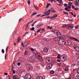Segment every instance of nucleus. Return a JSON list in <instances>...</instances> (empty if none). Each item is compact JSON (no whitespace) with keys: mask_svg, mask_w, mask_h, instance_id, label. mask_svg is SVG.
<instances>
[{"mask_svg":"<svg viewBox=\"0 0 79 79\" xmlns=\"http://www.w3.org/2000/svg\"><path fill=\"white\" fill-rule=\"evenodd\" d=\"M45 18L46 19L47 18L48 19V18H50V17L49 16H48V17H46Z\"/></svg>","mask_w":79,"mask_h":79,"instance_id":"5fc2aeb1","label":"nucleus"},{"mask_svg":"<svg viewBox=\"0 0 79 79\" xmlns=\"http://www.w3.org/2000/svg\"><path fill=\"white\" fill-rule=\"evenodd\" d=\"M13 79H18L19 78H18V75H15L14 76H13Z\"/></svg>","mask_w":79,"mask_h":79,"instance_id":"ddd939ff","label":"nucleus"},{"mask_svg":"<svg viewBox=\"0 0 79 79\" xmlns=\"http://www.w3.org/2000/svg\"><path fill=\"white\" fill-rule=\"evenodd\" d=\"M20 41H21V38H20V37H19L18 39L17 42L18 43H19V42Z\"/></svg>","mask_w":79,"mask_h":79,"instance_id":"6ab92c4d","label":"nucleus"},{"mask_svg":"<svg viewBox=\"0 0 79 79\" xmlns=\"http://www.w3.org/2000/svg\"><path fill=\"white\" fill-rule=\"evenodd\" d=\"M40 30H38L37 31V32H40Z\"/></svg>","mask_w":79,"mask_h":79,"instance_id":"69168bd1","label":"nucleus"},{"mask_svg":"<svg viewBox=\"0 0 79 79\" xmlns=\"http://www.w3.org/2000/svg\"><path fill=\"white\" fill-rule=\"evenodd\" d=\"M50 19H51V20H54L55 19L54 17H53V16H52V17H50Z\"/></svg>","mask_w":79,"mask_h":79,"instance_id":"a211bd4d","label":"nucleus"},{"mask_svg":"<svg viewBox=\"0 0 79 79\" xmlns=\"http://www.w3.org/2000/svg\"><path fill=\"white\" fill-rule=\"evenodd\" d=\"M57 58L58 59H60L61 61L64 62L66 60L67 58L66 57V56H61L60 55L58 54L57 56Z\"/></svg>","mask_w":79,"mask_h":79,"instance_id":"f03ea898","label":"nucleus"},{"mask_svg":"<svg viewBox=\"0 0 79 79\" xmlns=\"http://www.w3.org/2000/svg\"><path fill=\"white\" fill-rule=\"evenodd\" d=\"M65 71H68L69 70V69H68L67 68H65L64 69Z\"/></svg>","mask_w":79,"mask_h":79,"instance_id":"bb28decb","label":"nucleus"},{"mask_svg":"<svg viewBox=\"0 0 79 79\" xmlns=\"http://www.w3.org/2000/svg\"><path fill=\"white\" fill-rule=\"evenodd\" d=\"M75 5H76V6H77V5H78L79 4H78V2H77V1L76 2Z\"/></svg>","mask_w":79,"mask_h":79,"instance_id":"2f4dec72","label":"nucleus"},{"mask_svg":"<svg viewBox=\"0 0 79 79\" xmlns=\"http://www.w3.org/2000/svg\"><path fill=\"white\" fill-rule=\"evenodd\" d=\"M37 14V12H34L33 13L32 15H31V16H34V15H36Z\"/></svg>","mask_w":79,"mask_h":79,"instance_id":"cd10ccee","label":"nucleus"},{"mask_svg":"<svg viewBox=\"0 0 79 79\" xmlns=\"http://www.w3.org/2000/svg\"><path fill=\"white\" fill-rule=\"evenodd\" d=\"M63 12L64 13V14H65V15H69V14H68V13L64 12V11H63Z\"/></svg>","mask_w":79,"mask_h":79,"instance_id":"72a5a7b5","label":"nucleus"},{"mask_svg":"<svg viewBox=\"0 0 79 79\" xmlns=\"http://www.w3.org/2000/svg\"><path fill=\"white\" fill-rule=\"evenodd\" d=\"M29 60L30 61H31L33 63L34 62V60L33 59V58L32 57H30L29 58Z\"/></svg>","mask_w":79,"mask_h":79,"instance_id":"4468645a","label":"nucleus"},{"mask_svg":"<svg viewBox=\"0 0 79 79\" xmlns=\"http://www.w3.org/2000/svg\"><path fill=\"white\" fill-rule=\"evenodd\" d=\"M6 57H7V56H6V54H5V60H6Z\"/></svg>","mask_w":79,"mask_h":79,"instance_id":"de8ad7c7","label":"nucleus"},{"mask_svg":"<svg viewBox=\"0 0 79 79\" xmlns=\"http://www.w3.org/2000/svg\"><path fill=\"white\" fill-rule=\"evenodd\" d=\"M53 16L54 17V18L55 19L56 18V17L58 16V15L56 14H54L53 15Z\"/></svg>","mask_w":79,"mask_h":79,"instance_id":"4be33fe9","label":"nucleus"},{"mask_svg":"<svg viewBox=\"0 0 79 79\" xmlns=\"http://www.w3.org/2000/svg\"><path fill=\"white\" fill-rule=\"evenodd\" d=\"M57 62H60L61 61L59 59H57L56 60Z\"/></svg>","mask_w":79,"mask_h":79,"instance_id":"79ce46f5","label":"nucleus"},{"mask_svg":"<svg viewBox=\"0 0 79 79\" xmlns=\"http://www.w3.org/2000/svg\"><path fill=\"white\" fill-rule=\"evenodd\" d=\"M79 10V8H78L77 7L76 8L74 9V10Z\"/></svg>","mask_w":79,"mask_h":79,"instance_id":"ea45409f","label":"nucleus"},{"mask_svg":"<svg viewBox=\"0 0 79 79\" xmlns=\"http://www.w3.org/2000/svg\"><path fill=\"white\" fill-rule=\"evenodd\" d=\"M41 14H39L38 15H37L36 16V17H39V16H41Z\"/></svg>","mask_w":79,"mask_h":79,"instance_id":"a19ab883","label":"nucleus"},{"mask_svg":"<svg viewBox=\"0 0 79 79\" xmlns=\"http://www.w3.org/2000/svg\"><path fill=\"white\" fill-rule=\"evenodd\" d=\"M30 49L31 51H35V49H34L32 48H31Z\"/></svg>","mask_w":79,"mask_h":79,"instance_id":"e433bc0d","label":"nucleus"},{"mask_svg":"<svg viewBox=\"0 0 79 79\" xmlns=\"http://www.w3.org/2000/svg\"><path fill=\"white\" fill-rule=\"evenodd\" d=\"M21 44H22V45H23V47H24V48L26 47H27V44L25 45V46H24L23 45V42H22Z\"/></svg>","mask_w":79,"mask_h":79,"instance_id":"5701e85b","label":"nucleus"},{"mask_svg":"<svg viewBox=\"0 0 79 79\" xmlns=\"http://www.w3.org/2000/svg\"><path fill=\"white\" fill-rule=\"evenodd\" d=\"M50 5V4L48 3L47 4V5L46 6V8H48V7Z\"/></svg>","mask_w":79,"mask_h":79,"instance_id":"a878e982","label":"nucleus"},{"mask_svg":"<svg viewBox=\"0 0 79 79\" xmlns=\"http://www.w3.org/2000/svg\"><path fill=\"white\" fill-rule=\"evenodd\" d=\"M13 74H15V70L13 71Z\"/></svg>","mask_w":79,"mask_h":79,"instance_id":"bf43d9fd","label":"nucleus"},{"mask_svg":"<svg viewBox=\"0 0 79 79\" xmlns=\"http://www.w3.org/2000/svg\"><path fill=\"white\" fill-rule=\"evenodd\" d=\"M46 16V15H43L41 16V17H42L43 16Z\"/></svg>","mask_w":79,"mask_h":79,"instance_id":"6e6d98bb","label":"nucleus"},{"mask_svg":"<svg viewBox=\"0 0 79 79\" xmlns=\"http://www.w3.org/2000/svg\"><path fill=\"white\" fill-rule=\"evenodd\" d=\"M34 7L36 9V10H38V7H37V6H36L35 5H34Z\"/></svg>","mask_w":79,"mask_h":79,"instance_id":"473e14b6","label":"nucleus"},{"mask_svg":"<svg viewBox=\"0 0 79 79\" xmlns=\"http://www.w3.org/2000/svg\"><path fill=\"white\" fill-rule=\"evenodd\" d=\"M53 32L58 37H61V36H61V34L60 32L58 30H54L53 31Z\"/></svg>","mask_w":79,"mask_h":79,"instance_id":"20e7f679","label":"nucleus"},{"mask_svg":"<svg viewBox=\"0 0 79 79\" xmlns=\"http://www.w3.org/2000/svg\"><path fill=\"white\" fill-rule=\"evenodd\" d=\"M51 60H52L51 58L49 57H47V59H46V62L47 63L49 64V63H50V61Z\"/></svg>","mask_w":79,"mask_h":79,"instance_id":"39448f33","label":"nucleus"},{"mask_svg":"<svg viewBox=\"0 0 79 79\" xmlns=\"http://www.w3.org/2000/svg\"><path fill=\"white\" fill-rule=\"evenodd\" d=\"M44 51L45 52H48V48H45L44 49Z\"/></svg>","mask_w":79,"mask_h":79,"instance_id":"2eb2a0df","label":"nucleus"},{"mask_svg":"<svg viewBox=\"0 0 79 79\" xmlns=\"http://www.w3.org/2000/svg\"><path fill=\"white\" fill-rule=\"evenodd\" d=\"M68 4L65 3L64 4V6H65V7H67V6H68Z\"/></svg>","mask_w":79,"mask_h":79,"instance_id":"7c9ffc66","label":"nucleus"},{"mask_svg":"<svg viewBox=\"0 0 79 79\" xmlns=\"http://www.w3.org/2000/svg\"><path fill=\"white\" fill-rule=\"evenodd\" d=\"M70 26V24H64V25L63 26H62V27H66V26Z\"/></svg>","mask_w":79,"mask_h":79,"instance_id":"aec40b11","label":"nucleus"},{"mask_svg":"<svg viewBox=\"0 0 79 79\" xmlns=\"http://www.w3.org/2000/svg\"><path fill=\"white\" fill-rule=\"evenodd\" d=\"M76 77H79V75H77L76 76Z\"/></svg>","mask_w":79,"mask_h":79,"instance_id":"774afa93","label":"nucleus"},{"mask_svg":"<svg viewBox=\"0 0 79 79\" xmlns=\"http://www.w3.org/2000/svg\"><path fill=\"white\" fill-rule=\"evenodd\" d=\"M70 39H71V40H73L76 42H79V40L77 39L75 37L71 36L70 37Z\"/></svg>","mask_w":79,"mask_h":79,"instance_id":"0eeeda50","label":"nucleus"},{"mask_svg":"<svg viewBox=\"0 0 79 79\" xmlns=\"http://www.w3.org/2000/svg\"><path fill=\"white\" fill-rule=\"evenodd\" d=\"M34 26V24H32L31 25V26H32V27H33V26Z\"/></svg>","mask_w":79,"mask_h":79,"instance_id":"338daca9","label":"nucleus"},{"mask_svg":"<svg viewBox=\"0 0 79 79\" xmlns=\"http://www.w3.org/2000/svg\"><path fill=\"white\" fill-rule=\"evenodd\" d=\"M27 51H25V54H24V55H27Z\"/></svg>","mask_w":79,"mask_h":79,"instance_id":"c756f323","label":"nucleus"},{"mask_svg":"<svg viewBox=\"0 0 79 79\" xmlns=\"http://www.w3.org/2000/svg\"><path fill=\"white\" fill-rule=\"evenodd\" d=\"M77 73L78 74H79V69L77 70Z\"/></svg>","mask_w":79,"mask_h":79,"instance_id":"4d7b16f0","label":"nucleus"},{"mask_svg":"<svg viewBox=\"0 0 79 79\" xmlns=\"http://www.w3.org/2000/svg\"><path fill=\"white\" fill-rule=\"evenodd\" d=\"M65 10H66V11H70V10H69L68 8L67 7H66L65 8Z\"/></svg>","mask_w":79,"mask_h":79,"instance_id":"393cba45","label":"nucleus"},{"mask_svg":"<svg viewBox=\"0 0 79 79\" xmlns=\"http://www.w3.org/2000/svg\"><path fill=\"white\" fill-rule=\"evenodd\" d=\"M68 20H69V21H73V19H71L70 20V19H68Z\"/></svg>","mask_w":79,"mask_h":79,"instance_id":"a18cd8bd","label":"nucleus"},{"mask_svg":"<svg viewBox=\"0 0 79 79\" xmlns=\"http://www.w3.org/2000/svg\"><path fill=\"white\" fill-rule=\"evenodd\" d=\"M8 48H9V46H7L6 48V53H7L8 50Z\"/></svg>","mask_w":79,"mask_h":79,"instance_id":"b1692460","label":"nucleus"},{"mask_svg":"<svg viewBox=\"0 0 79 79\" xmlns=\"http://www.w3.org/2000/svg\"><path fill=\"white\" fill-rule=\"evenodd\" d=\"M58 39H59L58 37H55L54 38V40L55 41H58Z\"/></svg>","mask_w":79,"mask_h":79,"instance_id":"f3484780","label":"nucleus"},{"mask_svg":"<svg viewBox=\"0 0 79 79\" xmlns=\"http://www.w3.org/2000/svg\"><path fill=\"white\" fill-rule=\"evenodd\" d=\"M74 27L73 26H70L69 27H68V29H73V28Z\"/></svg>","mask_w":79,"mask_h":79,"instance_id":"412c9836","label":"nucleus"},{"mask_svg":"<svg viewBox=\"0 0 79 79\" xmlns=\"http://www.w3.org/2000/svg\"><path fill=\"white\" fill-rule=\"evenodd\" d=\"M50 27L48 26L47 27V29H50Z\"/></svg>","mask_w":79,"mask_h":79,"instance_id":"0e129e2a","label":"nucleus"},{"mask_svg":"<svg viewBox=\"0 0 79 79\" xmlns=\"http://www.w3.org/2000/svg\"><path fill=\"white\" fill-rule=\"evenodd\" d=\"M56 4L57 5H58V6H62L61 4Z\"/></svg>","mask_w":79,"mask_h":79,"instance_id":"c03bdc74","label":"nucleus"},{"mask_svg":"<svg viewBox=\"0 0 79 79\" xmlns=\"http://www.w3.org/2000/svg\"><path fill=\"white\" fill-rule=\"evenodd\" d=\"M12 69L11 71H13V69H14V67L13 66H12Z\"/></svg>","mask_w":79,"mask_h":79,"instance_id":"864d4df0","label":"nucleus"},{"mask_svg":"<svg viewBox=\"0 0 79 79\" xmlns=\"http://www.w3.org/2000/svg\"><path fill=\"white\" fill-rule=\"evenodd\" d=\"M23 21V18H21L19 19V22H21Z\"/></svg>","mask_w":79,"mask_h":79,"instance_id":"f704fd0d","label":"nucleus"},{"mask_svg":"<svg viewBox=\"0 0 79 79\" xmlns=\"http://www.w3.org/2000/svg\"><path fill=\"white\" fill-rule=\"evenodd\" d=\"M70 13H71V14L72 15H73H73H74V14H73V13L72 12H70Z\"/></svg>","mask_w":79,"mask_h":79,"instance_id":"e2e57ef3","label":"nucleus"},{"mask_svg":"<svg viewBox=\"0 0 79 79\" xmlns=\"http://www.w3.org/2000/svg\"><path fill=\"white\" fill-rule=\"evenodd\" d=\"M71 5H72V4H69V6H71Z\"/></svg>","mask_w":79,"mask_h":79,"instance_id":"680f3d73","label":"nucleus"},{"mask_svg":"<svg viewBox=\"0 0 79 79\" xmlns=\"http://www.w3.org/2000/svg\"><path fill=\"white\" fill-rule=\"evenodd\" d=\"M73 9H74L75 8V6H72Z\"/></svg>","mask_w":79,"mask_h":79,"instance_id":"49530a36","label":"nucleus"},{"mask_svg":"<svg viewBox=\"0 0 79 79\" xmlns=\"http://www.w3.org/2000/svg\"><path fill=\"white\" fill-rule=\"evenodd\" d=\"M4 74L5 76H7V75H8V73H5Z\"/></svg>","mask_w":79,"mask_h":79,"instance_id":"8fccbe9b","label":"nucleus"},{"mask_svg":"<svg viewBox=\"0 0 79 79\" xmlns=\"http://www.w3.org/2000/svg\"><path fill=\"white\" fill-rule=\"evenodd\" d=\"M35 29V28L34 27H32L31 29V28L30 29V30H31V31H34Z\"/></svg>","mask_w":79,"mask_h":79,"instance_id":"c9c22d12","label":"nucleus"},{"mask_svg":"<svg viewBox=\"0 0 79 79\" xmlns=\"http://www.w3.org/2000/svg\"><path fill=\"white\" fill-rule=\"evenodd\" d=\"M67 8H69V9H70L71 8V6H67Z\"/></svg>","mask_w":79,"mask_h":79,"instance_id":"603ef678","label":"nucleus"},{"mask_svg":"<svg viewBox=\"0 0 79 79\" xmlns=\"http://www.w3.org/2000/svg\"><path fill=\"white\" fill-rule=\"evenodd\" d=\"M55 12H56V11H55V10H53L52 11V13H55Z\"/></svg>","mask_w":79,"mask_h":79,"instance_id":"3c124183","label":"nucleus"},{"mask_svg":"<svg viewBox=\"0 0 79 79\" xmlns=\"http://www.w3.org/2000/svg\"><path fill=\"white\" fill-rule=\"evenodd\" d=\"M55 73V72H54L52 70L50 72L51 74H54V73Z\"/></svg>","mask_w":79,"mask_h":79,"instance_id":"c85d7f7f","label":"nucleus"},{"mask_svg":"<svg viewBox=\"0 0 79 79\" xmlns=\"http://www.w3.org/2000/svg\"><path fill=\"white\" fill-rule=\"evenodd\" d=\"M50 11V10H49L47 11L44 12V13L45 14H46V15H50L51 13Z\"/></svg>","mask_w":79,"mask_h":79,"instance_id":"9b49d317","label":"nucleus"},{"mask_svg":"<svg viewBox=\"0 0 79 79\" xmlns=\"http://www.w3.org/2000/svg\"><path fill=\"white\" fill-rule=\"evenodd\" d=\"M25 79H31V77L30 74H27L25 75Z\"/></svg>","mask_w":79,"mask_h":79,"instance_id":"423d86ee","label":"nucleus"},{"mask_svg":"<svg viewBox=\"0 0 79 79\" xmlns=\"http://www.w3.org/2000/svg\"><path fill=\"white\" fill-rule=\"evenodd\" d=\"M75 29H78V28H79V27L77 26H75Z\"/></svg>","mask_w":79,"mask_h":79,"instance_id":"09e8293b","label":"nucleus"},{"mask_svg":"<svg viewBox=\"0 0 79 79\" xmlns=\"http://www.w3.org/2000/svg\"><path fill=\"white\" fill-rule=\"evenodd\" d=\"M2 53H5V51H4V49H2Z\"/></svg>","mask_w":79,"mask_h":79,"instance_id":"4c0bfd02","label":"nucleus"},{"mask_svg":"<svg viewBox=\"0 0 79 79\" xmlns=\"http://www.w3.org/2000/svg\"><path fill=\"white\" fill-rule=\"evenodd\" d=\"M37 79H44V78H43V77L41 76H39L37 77Z\"/></svg>","mask_w":79,"mask_h":79,"instance_id":"dca6fc26","label":"nucleus"},{"mask_svg":"<svg viewBox=\"0 0 79 79\" xmlns=\"http://www.w3.org/2000/svg\"><path fill=\"white\" fill-rule=\"evenodd\" d=\"M74 48L77 52H79V47L77 45H75L74 47Z\"/></svg>","mask_w":79,"mask_h":79,"instance_id":"f8f14e48","label":"nucleus"},{"mask_svg":"<svg viewBox=\"0 0 79 79\" xmlns=\"http://www.w3.org/2000/svg\"><path fill=\"white\" fill-rule=\"evenodd\" d=\"M31 3V2L30 1H28V5H30V3Z\"/></svg>","mask_w":79,"mask_h":79,"instance_id":"37998d69","label":"nucleus"},{"mask_svg":"<svg viewBox=\"0 0 79 79\" xmlns=\"http://www.w3.org/2000/svg\"><path fill=\"white\" fill-rule=\"evenodd\" d=\"M60 40L58 42V44L60 45H63L66 44V41H64V40L66 39V37L64 36H62L59 38Z\"/></svg>","mask_w":79,"mask_h":79,"instance_id":"f257e3e1","label":"nucleus"},{"mask_svg":"<svg viewBox=\"0 0 79 79\" xmlns=\"http://www.w3.org/2000/svg\"><path fill=\"white\" fill-rule=\"evenodd\" d=\"M35 56L38 60H39L40 61H42L43 60V58L40 56V54L37 53L35 54Z\"/></svg>","mask_w":79,"mask_h":79,"instance_id":"7ed1b4c3","label":"nucleus"},{"mask_svg":"<svg viewBox=\"0 0 79 79\" xmlns=\"http://www.w3.org/2000/svg\"><path fill=\"white\" fill-rule=\"evenodd\" d=\"M66 45H71V41L70 40L67 41H65Z\"/></svg>","mask_w":79,"mask_h":79,"instance_id":"1a4fd4ad","label":"nucleus"},{"mask_svg":"<svg viewBox=\"0 0 79 79\" xmlns=\"http://www.w3.org/2000/svg\"><path fill=\"white\" fill-rule=\"evenodd\" d=\"M60 0V3H62V2H63V1H62V0Z\"/></svg>","mask_w":79,"mask_h":79,"instance_id":"13d9d810","label":"nucleus"},{"mask_svg":"<svg viewBox=\"0 0 79 79\" xmlns=\"http://www.w3.org/2000/svg\"><path fill=\"white\" fill-rule=\"evenodd\" d=\"M26 66L27 68L28 69L30 70L32 69V66H31V65L30 64L27 65Z\"/></svg>","mask_w":79,"mask_h":79,"instance_id":"6e6552de","label":"nucleus"},{"mask_svg":"<svg viewBox=\"0 0 79 79\" xmlns=\"http://www.w3.org/2000/svg\"><path fill=\"white\" fill-rule=\"evenodd\" d=\"M52 67V64H48L47 66V68L48 69H50Z\"/></svg>","mask_w":79,"mask_h":79,"instance_id":"9d476101","label":"nucleus"},{"mask_svg":"<svg viewBox=\"0 0 79 79\" xmlns=\"http://www.w3.org/2000/svg\"><path fill=\"white\" fill-rule=\"evenodd\" d=\"M17 65L18 66H20L21 65V63H20V62H19L18 64H17Z\"/></svg>","mask_w":79,"mask_h":79,"instance_id":"58836bf2","label":"nucleus"},{"mask_svg":"<svg viewBox=\"0 0 79 79\" xmlns=\"http://www.w3.org/2000/svg\"><path fill=\"white\" fill-rule=\"evenodd\" d=\"M28 25H29V24H27V25L26 26V27L27 28L28 27Z\"/></svg>","mask_w":79,"mask_h":79,"instance_id":"052dcab7","label":"nucleus"}]
</instances>
